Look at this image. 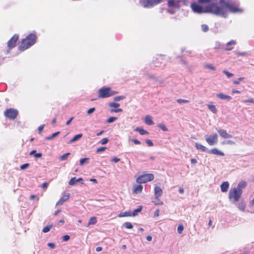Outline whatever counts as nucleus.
<instances>
[{
    "label": "nucleus",
    "instance_id": "6e6552de",
    "mask_svg": "<svg viewBox=\"0 0 254 254\" xmlns=\"http://www.w3.org/2000/svg\"><path fill=\"white\" fill-rule=\"evenodd\" d=\"M18 114V111L14 109H7L4 112V115L7 118L10 119H14L16 118Z\"/></svg>",
    "mask_w": 254,
    "mask_h": 254
},
{
    "label": "nucleus",
    "instance_id": "052dcab7",
    "mask_svg": "<svg viewBox=\"0 0 254 254\" xmlns=\"http://www.w3.org/2000/svg\"><path fill=\"white\" fill-rule=\"evenodd\" d=\"M223 144H233L234 142L232 140H227L223 142Z\"/></svg>",
    "mask_w": 254,
    "mask_h": 254
},
{
    "label": "nucleus",
    "instance_id": "f704fd0d",
    "mask_svg": "<svg viewBox=\"0 0 254 254\" xmlns=\"http://www.w3.org/2000/svg\"><path fill=\"white\" fill-rule=\"evenodd\" d=\"M89 159V158H83L81 159L79 161L80 165L82 166L85 163H88Z\"/></svg>",
    "mask_w": 254,
    "mask_h": 254
},
{
    "label": "nucleus",
    "instance_id": "58836bf2",
    "mask_svg": "<svg viewBox=\"0 0 254 254\" xmlns=\"http://www.w3.org/2000/svg\"><path fill=\"white\" fill-rule=\"evenodd\" d=\"M124 226L127 229H132L133 226L130 222H127L124 224Z\"/></svg>",
    "mask_w": 254,
    "mask_h": 254
},
{
    "label": "nucleus",
    "instance_id": "680f3d73",
    "mask_svg": "<svg viewBox=\"0 0 254 254\" xmlns=\"http://www.w3.org/2000/svg\"><path fill=\"white\" fill-rule=\"evenodd\" d=\"M120 160V158H118L117 157H114L111 160V161L114 163H117L119 162Z\"/></svg>",
    "mask_w": 254,
    "mask_h": 254
},
{
    "label": "nucleus",
    "instance_id": "cd10ccee",
    "mask_svg": "<svg viewBox=\"0 0 254 254\" xmlns=\"http://www.w3.org/2000/svg\"><path fill=\"white\" fill-rule=\"evenodd\" d=\"M127 216H131V212L130 211H125L124 212H122L119 214V217H127Z\"/></svg>",
    "mask_w": 254,
    "mask_h": 254
},
{
    "label": "nucleus",
    "instance_id": "20e7f679",
    "mask_svg": "<svg viewBox=\"0 0 254 254\" xmlns=\"http://www.w3.org/2000/svg\"><path fill=\"white\" fill-rule=\"evenodd\" d=\"M229 199L232 203L238 201V186L236 188H231L229 192Z\"/></svg>",
    "mask_w": 254,
    "mask_h": 254
},
{
    "label": "nucleus",
    "instance_id": "13d9d810",
    "mask_svg": "<svg viewBox=\"0 0 254 254\" xmlns=\"http://www.w3.org/2000/svg\"><path fill=\"white\" fill-rule=\"evenodd\" d=\"M70 238V237L68 235H64L63 237V240L64 241H67Z\"/></svg>",
    "mask_w": 254,
    "mask_h": 254
},
{
    "label": "nucleus",
    "instance_id": "e433bc0d",
    "mask_svg": "<svg viewBox=\"0 0 254 254\" xmlns=\"http://www.w3.org/2000/svg\"><path fill=\"white\" fill-rule=\"evenodd\" d=\"M52 227V225H48L43 228L42 232L43 233H47L50 230Z\"/></svg>",
    "mask_w": 254,
    "mask_h": 254
},
{
    "label": "nucleus",
    "instance_id": "ddd939ff",
    "mask_svg": "<svg viewBox=\"0 0 254 254\" xmlns=\"http://www.w3.org/2000/svg\"><path fill=\"white\" fill-rule=\"evenodd\" d=\"M218 132L219 133L220 135L224 138H228L232 137V135L231 134H228L226 131L223 129H217Z\"/></svg>",
    "mask_w": 254,
    "mask_h": 254
},
{
    "label": "nucleus",
    "instance_id": "49530a36",
    "mask_svg": "<svg viewBox=\"0 0 254 254\" xmlns=\"http://www.w3.org/2000/svg\"><path fill=\"white\" fill-rule=\"evenodd\" d=\"M223 73L226 75V76L228 77V78H230L233 76V74L228 72L227 70H223Z\"/></svg>",
    "mask_w": 254,
    "mask_h": 254
},
{
    "label": "nucleus",
    "instance_id": "c03bdc74",
    "mask_svg": "<svg viewBox=\"0 0 254 254\" xmlns=\"http://www.w3.org/2000/svg\"><path fill=\"white\" fill-rule=\"evenodd\" d=\"M125 98L124 96H119L114 97V99L115 101H119L121 100H123Z\"/></svg>",
    "mask_w": 254,
    "mask_h": 254
},
{
    "label": "nucleus",
    "instance_id": "c85d7f7f",
    "mask_svg": "<svg viewBox=\"0 0 254 254\" xmlns=\"http://www.w3.org/2000/svg\"><path fill=\"white\" fill-rule=\"evenodd\" d=\"M207 107L209 109V110L212 112L214 114H216L217 113V109L216 107L213 105H207Z\"/></svg>",
    "mask_w": 254,
    "mask_h": 254
},
{
    "label": "nucleus",
    "instance_id": "4468645a",
    "mask_svg": "<svg viewBox=\"0 0 254 254\" xmlns=\"http://www.w3.org/2000/svg\"><path fill=\"white\" fill-rule=\"evenodd\" d=\"M77 182H80L81 184H83V181L82 178H80L78 179H76L75 177L72 178L68 182V184L70 186H73Z\"/></svg>",
    "mask_w": 254,
    "mask_h": 254
},
{
    "label": "nucleus",
    "instance_id": "72a5a7b5",
    "mask_svg": "<svg viewBox=\"0 0 254 254\" xmlns=\"http://www.w3.org/2000/svg\"><path fill=\"white\" fill-rule=\"evenodd\" d=\"M60 131L56 132L53 133L51 136L46 137L45 138V139L46 140H51V139H53V138L56 137L58 135H59L60 134Z\"/></svg>",
    "mask_w": 254,
    "mask_h": 254
},
{
    "label": "nucleus",
    "instance_id": "c9c22d12",
    "mask_svg": "<svg viewBox=\"0 0 254 254\" xmlns=\"http://www.w3.org/2000/svg\"><path fill=\"white\" fill-rule=\"evenodd\" d=\"M204 66L205 68L210 69L212 70H215V67L214 66H213L211 64H204Z\"/></svg>",
    "mask_w": 254,
    "mask_h": 254
},
{
    "label": "nucleus",
    "instance_id": "5701e85b",
    "mask_svg": "<svg viewBox=\"0 0 254 254\" xmlns=\"http://www.w3.org/2000/svg\"><path fill=\"white\" fill-rule=\"evenodd\" d=\"M247 183L245 181H242L239 183V197L242 193V190L240 189H244L246 187Z\"/></svg>",
    "mask_w": 254,
    "mask_h": 254
},
{
    "label": "nucleus",
    "instance_id": "f3484780",
    "mask_svg": "<svg viewBox=\"0 0 254 254\" xmlns=\"http://www.w3.org/2000/svg\"><path fill=\"white\" fill-rule=\"evenodd\" d=\"M133 192L135 194L140 193L143 190V187L141 185H135L133 187Z\"/></svg>",
    "mask_w": 254,
    "mask_h": 254
},
{
    "label": "nucleus",
    "instance_id": "9b49d317",
    "mask_svg": "<svg viewBox=\"0 0 254 254\" xmlns=\"http://www.w3.org/2000/svg\"><path fill=\"white\" fill-rule=\"evenodd\" d=\"M236 44L237 42L236 41L231 40L228 42L226 45H225L224 50L231 51L234 48V47L236 45Z\"/></svg>",
    "mask_w": 254,
    "mask_h": 254
},
{
    "label": "nucleus",
    "instance_id": "ea45409f",
    "mask_svg": "<svg viewBox=\"0 0 254 254\" xmlns=\"http://www.w3.org/2000/svg\"><path fill=\"white\" fill-rule=\"evenodd\" d=\"M69 154H70L69 153H66L64 154L63 155H62V156H60V159L62 161L65 160L67 158V157L69 155Z\"/></svg>",
    "mask_w": 254,
    "mask_h": 254
},
{
    "label": "nucleus",
    "instance_id": "e2e57ef3",
    "mask_svg": "<svg viewBox=\"0 0 254 254\" xmlns=\"http://www.w3.org/2000/svg\"><path fill=\"white\" fill-rule=\"evenodd\" d=\"M44 125H41L39 127L38 130H39V133H41L42 132V131L43 130V129L44 128Z\"/></svg>",
    "mask_w": 254,
    "mask_h": 254
},
{
    "label": "nucleus",
    "instance_id": "39448f33",
    "mask_svg": "<svg viewBox=\"0 0 254 254\" xmlns=\"http://www.w3.org/2000/svg\"><path fill=\"white\" fill-rule=\"evenodd\" d=\"M154 178V175L152 174H145L138 176L136 181L139 184L145 183L147 182L152 181Z\"/></svg>",
    "mask_w": 254,
    "mask_h": 254
},
{
    "label": "nucleus",
    "instance_id": "3c124183",
    "mask_svg": "<svg viewBox=\"0 0 254 254\" xmlns=\"http://www.w3.org/2000/svg\"><path fill=\"white\" fill-rule=\"evenodd\" d=\"M29 166V163H25V164L22 165L20 168L21 170H24V169L27 168Z\"/></svg>",
    "mask_w": 254,
    "mask_h": 254
},
{
    "label": "nucleus",
    "instance_id": "864d4df0",
    "mask_svg": "<svg viewBox=\"0 0 254 254\" xmlns=\"http://www.w3.org/2000/svg\"><path fill=\"white\" fill-rule=\"evenodd\" d=\"M160 210L159 209H156L154 213V217H156L159 216Z\"/></svg>",
    "mask_w": 254,
    "mask_h": 254
},
{
    "label": "nucleus",
    "instance_id": "423d86ee",
    "mask_svg": "<svg viewBox=\"0 0 254 254\" xmlns=\"http://www.w3.org/2000/svg\"><path fill=\"white\" fill-rule=\"evenodd\" d=\"M162 0H141L140 4L145 8H150L160 3Z\"/></svg>",
    "mask_w": 254,
    "mask_h": 254
},
{
    "label": "nucleus",
    "instance_id": "1a4fd4ad",
    "mask_svg": "<svg viewBox=\"0 0 254 254\" xmlns=\"http://www.w3.org/2000/svg\"><path fill=\"white\" fill-rule=\"evenodd\" d=\"M205 140L209 145L213 146L217 143L218 135L216 133H214L212 135L206 136Z\"/></svg>",
    "mask_w": 254,
    "mask_h": 254
},
{
    "label": "nucleus",
    "instance_id": "37998d69",
    "mask_svg": "<svg viewBox=\"0 0 254 254\" xmlns=\"http://www.w3.org/2000/svg\"><path fill=\"white\" fill-rule=\"evenodd\" d=\"M158 127L163 131H167L168 130L167 127H166L165 125H164L163 124H159V125H158Z\"/></svg>",
    "mask_w": 254,
    "mask_h": 254
},
{
    "label": "nucleus",
    "instance_id": "dca6fc26",
    "mask_svg": "<svg viewBox=\"0 0 254 254\" xmlns=\"http://www.w3.org/2000/svg\"><path fill=\"white\" fill-rule=\"evenodd\" d=\"M229 187V184L228 182H224L220 185L221 190L223 192L227 191Z\"/></svg>",
    "mask_w": 254,
    "mask_h": 254
},
{
    "label": "nucleus",
    "instance_id": "a211bd4d",
    "mask_svg": "<svg viewBox=\"0 0 254 254\" xmlns=\"http://www.w3.org/2000/svg\"><path fill=\"white\" fill-rule=\"evenodd\" d=\"M162 194V189L158 186L154 188V195L156 197H159Z\"/></svg>",
    "mask_w": 254,
    "mask_h": 254
},
{
    "label": "nucleus",
    "instance_id": "aec40b11",
    "mask_svg": "<svg viewBox=\"0 0 254 254\" xmlns=\"http://www.w3.org/2000/svg\"><path fill=\"white\" fill-rule=\"evenodd\" d=\"M208 152L210 153L211 154L218 155H220V156L224 155V153L222 151H219L217 148H213L211 150L208 149Z\"/></svg>",
    "mask_w": 254,
    "mask_h": 254
},
{
    "label": "nucleus",
    "instance_id": "09e8293b",
    "mask_svg": "<svg viewBox=\"0 0 254 254\" xmlns=\"http://www.w3.org/2000/svg\"><path fill=\"white\" fill-rule=\"evenodd\" d=\"M177 102L179 104H182L188 103L189 101L185 99H179L177 100Z\"/></svg>",
    "mask_w": 254,
    "mask_h": 254
},
{
    "label": "nucleus",
    "instance_id": "2eb2a0df",
    "mask_svg": "<svg viewBox=\"0 0 254 254\" xmlns=\"http://www.w3.org/2000/svg\"><path fill=\"white\" fill-rule=\"evenodd\" d=\"M168 4L169 7L177 8L179 7V1H176L175 0H169L168 2Z\"/></svg>",
    "mask_w": 254,
    "mask_h": 254
},
{
    "label": "nucleus",
    "instance_id": "f257e3e1",
    "mask_svg": "<svg viewBox=\"0 0 254 254\" xmlns=\"http://www.w3.org/2000/svg\"><path fill=\"white\" fill-rule=\"evenodd\" d=\"M207 10L216 15L226 17L228 11L236 13L238 11V8L232 3L220 0L219 5L215 3L210 4L207 7Z\"/></svg>",
    "mask_w": 254,
    "mask_h": 254
},
{
    "label": "nucleus",
    "instance_id": "b1692460",
    "mask_svg": "<svg viewBox=\"0 0 254 254\" xmlns=\"http://www.w3.org/2000/svg\"><path fill=\"white\" fill-rule=\"evenodd\" d=\"M82 136V133H79L75 135L72 139L69 141L70 143H72L78 140H79Z\"/></svg>",
    "mask_w": 254,
    "mask_h": 254
},
{
    "label": "nucleus",
    "instance_id": "5fc2aeb1",
    "mask_svg": "<svg viewBox=\"0 0 254 254\" xmlns=\"http://www.w3.org/2000/svg\"><path fill=\"white\" fill-rule=\"evenodd\" d=\"M146 143L149 146H152L153 145L152 141L150 139H147L146 140Z\"/></svg>",
    "mask_w": 254,
    "mask_h": 254
},
{
    "label": "nucleus",
    "instance_id": "a878e982",
    "mask_svg": "<svg viewBox=\"0 0 254 254\" xmlns=\"http://www.w3.org/2000/svg\"><path fill=\"white\" fill-rule=\"evenodd\" d=\"M135 130L136 131H137V132H139V133L140 134H141V135H144V134H148V131L145 130V129H144L142 128L136 127V128H135Z\"/></svg>",
    "mask_w": 254,
    "mask_h": 254
},
{
    "label": "nucleus",
    "instance_id": "8fccbe9b",
    "mask_svg": "<svg viewBox=\"0 0 254 254\" xmlns=\"http://www.w3.org/2000/svg\"><path fill=\"white\" fill-rule=\"evenodd\" d=\"M106 149H107V147H99V148H98L96 150V152L97 153H99V152H100L101 151H103L105 150H106Z\"/></svg>",
    "mask_w": 254,
    "mask_h": 254
},
{
    "label": "nucleus",
    "instance_id": "4c0bfd02",
    "mask_svg": "<svg viewBox=\"0 0 254 254\" xmlns=\"http://www.w3.org/2000/svg\"><path fill=\"white\" fill-rule=\"evenodd\" d=\"M120 106V104L115 102H111L109 104V106L110 107L118 108Z\"/></svg>",
    "mask_w": 254,
    "mask_h": 254
},
{
    "label": "nucleus",
    "instance_id": "c756f323",
    "mask_svg": "<svg viewBox=\"0 0 254 254\" xmlns=\"http://www.w3.org/2000/svg\"><path fill=\"white\" fill-rule=\"evenodd\" d=\"M29 154H30V155L34 154V156L36 158H40L42 156V154L41 153H36V150H33L31 151L30 152Z\"/></svg>",
    "mask_w": 254,
    "mask_h": 254
},
{
    "label": "nucleus",
    "instance_id": "338daca9",
    "mask_svg": "<svg viewBox=\"0 0 254 254\" xmlns=\"http://www.w3.org/2000/svg\"><path fill=\"white\" fill-rule=\"evenodd\" d=\"M48 246L51 249H54L55 247V245L54 243H49L48 244Z\"/></svg>",
    "mask_w": 254,
    "mask_h": 254
},
{
    "label": "nucleus",
    "instance_id": "4be33fe9",
    "mask_svg": "<svg viewBox=\"0 0 254 254\" xmlns=\"http://www.w3.org/2000/svg\"><path fill=\"white\" fill-rule=\"evenodd\" d=\"M144 122L147 125H152L154 124V122L152 121V118L149 115H147L145 117Z\"/></svg>",
    "mask_w": 254,
    "mask_h": 254
},
{
    "label": "nucleus",
    "instance_id": "79ce46f5",
    "mask_svg": "<svg viewBox=\"0 0 254 254\" xmlns=\"http://www.w3.org/2000/svg\"><path fill=\"white\" fill-rule=\"evenodd\" d=\"M184 229V226H183V225H182V224L179 225L177 228L178 233L179 234H181L183 232Z\"/></svg>",
    "mask_w": 254,
    "mask_h": 254
},
{
    "label": "nucleus",
    "instance_id": "a18cd8bd",
    "mask_svg": "<svg viewBox=\"0 0 254 254\" xmlns=\"http://www.w3.org/2000/svg\"><path fill=\"white\" fill-rule=\"evenodd\" d=\"M109 139L107 138H104L101 140L99 143L102 145L106 144L108 143Z\"/></svg>",
    "mask_w": 254,
    "mask_h": 254
},
{
    "label": "nucleus",
    "instance_id": "774afa93",
    "mask_svg": "<svg viewBox=\"0 0 254 254\" xmlns=\"http://www.w3.org/2000/svg\"><path fill=\"white\" fill-rule=\"evenodd\" d=\"M190 162L191 164H194L197 163V160L193 158L190 160Z\"/></svg>",
    "mask_w": 254,
    "mask_h": 254
},
{
    "label": "nucleus",
    "instance_id": "6e6d98bb",
    "mask_svg": "<svg viewBox=\"0 0 254 254\" xmlns=\"http://www.w3.org/2000/svg\"><path fill=\"white\" fill-rule=\"evenodd\" d=\"M245 204L243 203H241L240 205H239V209L242 211L245 210Z\"/></svg>",
    "mask_w": 254,
    "mask_h": 254
},
{
    "label": "nucleus",
    "instance_id": "f8f14e48",
    "mask_svg": "<svg viewBox=\"0 0 254 254\" xmlns=\"http://www.w3.org/2000/svg\"><path fill=\"white\" fill-rule=\"evenodd\" d=\"M70 194L69 193L64 194L62 197L57 202V205H62L64 202L67 200L69 197Z\"/></svg>",
    "mask_w": 254,
    "mask_h": 254
},
{
    "label": "nucleus",
    "instance_id": "412c9836",
    "mask_svg": "<svg viewBox=\"0 0 254 254\" xmlns=\"http://www.w3.org/2000/svg\"><path fill=\"white\" fill-rule=\"evenodd\" d=\"M217 98L221 100H230L232 98L231 96L224 94L223 93H219L216 95Z\"/></svg>",
    "mask_w": 254,
    "mask_h": 254
},
{
    "label": "nucleus",
    "instance_id": "f03ea898",
    "mask_svg": "<svg viewBox=\"0 0 254 254\" xmlns=\"http://www.w3.org/2000/svg\"><path fill=\"white\" fill-rule=\"evenodd\" d=\"M36 36L34 34H30L21 41L19 47V50L23 51L33 45L36 41Z\"/></svg>",
    "mask_w": 254,
    "mask_h": 254
},
{
    "label": "nucleus",
    "instance_id": "2f4dec72",
    "mask_svg": "<svg viewBox=\"0 0 254 254\" xmlns=\"http://www.w3.org/2000/svg\"><path fill=\"white\" fill-rule=\"evenodd\" d=\"M142 209V206H139L138 208L134 209L132 212H131V216H136L138 212H140Z\"/></svg>",
    "mask_w": 254,
    "mask_h": 254
},
{
    "label": "nucleus",
    "instance_id": "6ab92c4d",
    "mask_svg": "<svg viewBox=\"0 0 254 254\" xmlns=\"http://www.w3.org/2000/svg\"><path fill=\"white\" fill-rule=\"evenodd\" d=\"M195 146L197 149L201 150L203 152H208V149L207 147L200 143H195Z\"/></svg>",
    "mask_w": 254,
    "mask_h": 254
},
{
    "label": "nucleus",
    "instance_id": "9d476101",
    "mask_svg": "<svg viewBox=\"0 0 254 254\" xmlns=\"http://www.w3.org/2000/svg\"><path fill=\"white\" fill-rule=\"evenodd\" d=\"M18 35L14 34L7 42V47L9 49L14 48L16 45V43L18 39Z\"/></svg>",
    "mask_w": 254,
    "mask_h": 254
},
{
    "label": "nucleus",
    "instance_id": "de8ad7c7",
    "mask_svg": "<svg viewBox=\"0 0 254 254\" xmlns=\"http://www.w3.org/2000/svg\"><path fill=\"white\" fill-rule=\"evenodd\" d=\"M201 29L203 32H207L208 30V27L206 24H202L201 25Z\"/></svg>",
    "mask_w": 254,
    "mask_h": 254
},
{
    "label": "nucleus",
    "instance_id": "603ef678",
    "mask_svg": "<svg viewBox=\"0 0 254 254\" xmlns=\"http://www.w3.org/2000/svg\"><path fill=\"white\" fill-rule=\"evenodd\" d=\"M95 111V108L94 107L91 108L87 111V113L88 115H90L91 113H93Z\"/></svg>",
    "mask_w": 254,
    "mask_h": 254
},
{
    "label": "nucleus",
    "instance_id": "bb28decb",
    "mask_svg": "<svg viewBox=\"0 0 254 254\" xmlns=\"http://www.w3.org/2000/svg\"><path fill=\"white\" fill-rule=\"evenodd\" d=\"M97 223V219L96 217H91L88 223L87 226L90 225H94Z\"/></svg>",
    "mask_w": 254,
    "mask_h": 254
},
{
    "label": "nucleus",
    "instance_id": "69168bd1",
    "mask_svg": "<svg viewBox=\"0 0 254 254\" xmlns=\"http://www.w3.org/2000/svg\"><path fill=\"white\" fill-rule=\"evenodd\" d=\"M73 118H74V117H71V118H70V119H69V120H68L66 122V126H68V125H70V124L71 123V121L73 120Z\"/></svg>",
    "mask_w": 254,
    "mask_h": 254
},
{
    "label": "nucleus",
    "instance_id": "0e129e2a",
    "mask_svg": "<svg viewBox=\"0 0 254 254\" xmlns=\"http://www.w3.org/2000/svg\"><path fill=\"white\" fill-rule=\"evenodd\" d=\"M48 183H44L42 185V188L44 189H46L48 187Z\"/></svg>",
    "mask_w": 254,
    "mask_h": 254
},
{
    "label": "nucleus",
    "instance_id": "a19ab883",
    "mask_svg": "<svg viewBox=\"0 0 254 254\" xmlns=\"http://www.w3.org/2000/svg\"><path fill=\"white\" fill-rule=\"evenodd\" d=\"M117 120V117H112L109 118L106 121V122H107V123H111L114 122V121H115Z\"/></svg>",
    "mask_w": 254,
    "mask_h": 254
},
{
    "label": "nucleus",
    "instance_id": "393cba45",
    "mask_svg": "<svg viewBox=\"0 0 254 254\" xmlns=\"http://www.w3.org/2000/svg\"><path fill=\"white\" fill-rule=\"evenodd\" d=\"M148 77L152 79L154 81L159 82V83H163V81L162 79H160L159 77H156L154 75H148Z\"/></svg>",
    "mask_w": 254,
    "mask_h": 254
},
{
    "label": "nucleus",
    "instance_id": "7ed1b4c3",
    "mask_svg": "<svg viewBox=\"0 0 254 254\" xmlns=\"http://www.w3.org/2000/svg\"><path fill=\"white\" fill-rule=\"evenodd\" d=\"M117 93L118 92L112 90L110 87L104 86L98 90V97L100 98H106Z\"/></svg>",
    "mask_w": 254,
    "mask_h": 254
},
{
    "label": "nucleus",
    "instance_id": "0eeeda50",
    "mask_svg": "<svg viewBox=\"0 0 254 254\" xmlns=\"http://www.w3.org/2000/svg\"><path fill=\"white\" fill-rule=\"evenodd\" d=\"M208 5H209L206 6L205 8H204L202 6H200L198 4L194 2L191 3V8L194 12L197 13H202L206 12H208L207 10V7Z\"/></svg>",
    "mask_w": 254,
    "mask_h": 254
},
{
    "label": "nucleus",
    "instance_id": "7c9ffc66",
    "mask_svg": "<svg viewBox=\"0 0 254 254\" xmlns=\"http://www.w3.org/2000/svg\"><path fill=\"white\" fill-rule=\"evenodd\" d=\"M153 202L154 203L155 205H163V202L162 201L159 197H156L155 198L154 200H153Z\"/></svg>",
    "mask_w": 254,
    "mask_h": 254
},
{
    "label": "nucleus",
    "instance_id": "4d7b16f0",
    "mask_svg": "<svg viewBox=\"0 0 254 254\" xmlns=\"http://www.w3.org/2000/svg\"><path fill=\"white\" fill-rule=\"evenodd\" d=\"M123 111V110L121 108L117 109H112L111 110V112H115V113H118V112H121Z\"/></svg>",
    "mask_w": 254,
    "mask_h": 254
},
{
    "label": "nucleus",
    "instance_id": "bf43d9fd",
    "mask_svg": "<svg viewBox=\"0 0 254 254\" xmlns=\"http://www.w3.org/2000/svg\"><path fill=\"white\" fill-rule=\"evenodd\" d=\"M131 141L135 144H140V141L136 139H132Z\"/></svg>",
    "mask_w": 254,
    "mask_h": 254
},
{
    "label": "nucleus",
    "instance_id": "473e14b6",
    "mask_svg": "<svg viewBox=\"0 0 254 254\" xmlns=\"http://www.w3.org/2000/svg\"><path fill=\"white\" fill-rule=\"evenodd\" d=\"M215 48L218 49H222L224 50L225 44L220 43V42H216Z\"/></svg>",
    "mask_w": 254,
    "mask_h": 254
}]
</instances>
